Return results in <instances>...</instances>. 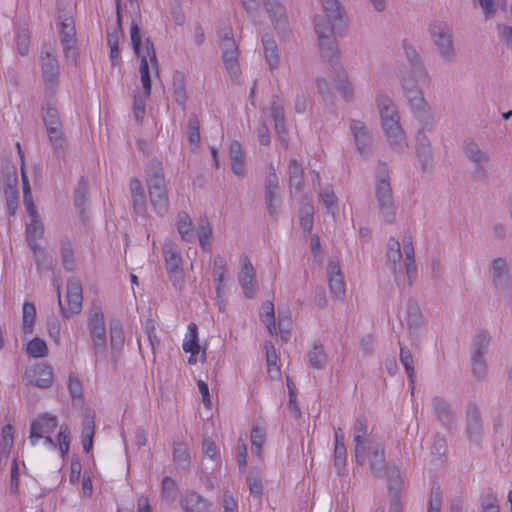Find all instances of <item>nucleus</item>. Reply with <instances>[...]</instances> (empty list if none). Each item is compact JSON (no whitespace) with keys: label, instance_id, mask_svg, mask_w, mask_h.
I'll list each match as a JSON object with an SVG mask.
<instances>
[{"label":"nucleus","instance_id":"obj_25","mask_svg":"<svg viewBox=\"0 0 512 512\" xmlns=\"http://www.w3.org/2000/svg\"><path fill=\"white\" fill-rule=\"evenodd\" d=\"M386 258L387 265L393 273L397 285H400V276L402 272V252L401 244L395 238H390L388 241Z\"/></svg>","mask_w":512,"mask_h":512},{"label":"nucleus","instance_id":"obj_48","mask_svg":"<svg viewBox=\"0 0 512 512\" xmlns=\"http://www.w3.org/2000/svg\"><path fill=\"white\" fill-rule=\"evenodd\" d=\"M94 420L91 417H85L82 426V445L86 453H89L93 447Z\"/></svg>","mask_w":512,"mask_h":512},{"label":"nucleus","instance_id":"obj_3","mask_svg":"<svg viewBox=\"0 0 512 512\" xmlns=\"http://www.w3.org/2000/svg\"><path fill=\"white\" fill-rule=\"evenodd\" d=\"M131 43L134 53L141 59L140 77L143 91L151 93V71H158V61L153 43L149 38L142 44V37L138 24L133 21L130 28Z\"/></svg>","mask_w":512,"mask_h":512},{"label":"nucleus","instance_id":"obj_52","mask_svg":"<svg viewBox=\"0 0 512 512\" xmlns=\"http://www.w3.org/2000/svg\"><path fill=\"white\" fill-rule=\"evenodd\" d=\"M314 207L310 202H304L300 209V226L306 232L313 228Z\"/></svg>","mask_w":512,"mask_h":512},{"label":"nucleus","instance_id":"obj_44","mask_svg":"<svg viewBox=\"0 0 512 512\" xmlns=\"http://www.w3.org/2000/svg\"><path fill=\"white\" fill-rule=\"evenodd\" d=\"M432 405L438 420L448 425L452 421V413L449 404L442 398L436 396L432 399Z\"/></svg>","mask_w":512,"mask_h":512},{"label":"nucleus","instance_id":"obj_13","mask_svg":"<svg viewBox=\"0 0 512 512\" xmlns=\"http://www.w3.org/2000/svg\"><path fill=\"white\" fill-rule=\"evenodd\" d=\"M330 63V77L334 82L336 89L340 92L342 97L346 101H352L354 98V88L352 83L348 79L347 72L340 63V51L338 50V56L335 58L324 57Z\"/></svg>","mask_w":512,"mask_h":512},{"label":"nucleus","instance_id":"obj_37","mask_svg":"<svg viewBox=\"0 0 512 512\" xmlns=\"http://www.w3.org/2000/svg\"><path fill=\"white\" fill-rule=\"evenodd\" d=\"M175 225L182 240L186 242L194 241L193 222L186 212L177 214Z\"/></svg>","mask_w":512,"mask_h":512},{"label":"nucleus","instance_id":"obj_38","mask_svg":"<svg viewBox=\"0 0 512 512\" xmlns=\"http://www.w3.org/2000/svg\"><path fill=\"white\" fill-rule=\"evenodd\" d=\"M466 432L471 442L478 443L482 434V422L476 410L469 411L467 414Z\"/></svg>","mask_w":512,"mask_h":512},{"label":"nucleus","instance_id":"obj_14","mask_svg":"<svg viewBox=\"0 0 512 512\" xmlns=\"http://www.w3.org/2000/svg\"><path fill=\"white\" fill-rule=\"evenodd\" d=\"M60 36L66 61L76 63L78 57L76 31L74 20L71 17H66L61 21Z\"/></svg>","mask_w":512,"mask_h":512},{"label":"nucleus","instance_id":"obj_19","mask_svg":"<svg viewBox=\"0 0 512 512\" xmlns=\"http://www.w3.org/2000/svg\"><path fill=\"white\" fill-rule=\"evenodd\" d=\"M375 102L380 115L381 127L400 121L398 108L387 94L379 92Z\"/></svg>","mask_w":512,"mask_h":512},{"label":"nucleus","instance_id":"obj_42","mask_svg":"<svg viewBox=\"0 0 512 512\" xmlns=\"http://www.w3.org/2000/svg\"><path fill=\"white\" fill-rule=\"evenodd\" d=\"M491 337L487 331H480L475 335L471 345V355L484 357L488 352Z\"/></svg>","mask_w":512,"mask_h":512},{"label":"nucleus","instance_id":"obj_50","mask_svg":"<svg viewBox=\"0 0 512 512\" xmlns=\"http://www.w3.org/2000/svg\"><path fill=\"white\" fill-rule=\"evenodd\" d=\"M400 362L404 366L405 371L407 373L411 389L414 387V378H415V371H414V361L413 356L411 352L400 345Z\"/></svg>","mask_w":512,"mask_h":512},{"label":"nucleus","instance_id":"obj_47","mask_svg":"<svg viewBox=\"0 0 512 512\" xmlns=\"http://www.w3.org/2000/svg\"><path fill=\"white\" fill-rule=\"evenodd\" d=\"M278 327L282 340L287 342L290 339V331L292 327L291 312L289 309L278 310Z\"/></svg>","mask_w":512,"mask_h":512},{"label":"nucleus","instance_id":"obj_55","mask_svg":"<svg viewBox=\"0 0 512 512\" xmlns=\"http://www.w3.org/2000/svg\"><path fill=\"white\" fill-rule=\"evenodd\" d=\"M26 352L31 357L42 358L48 354V348L43 339L35 337L28 342Z\"/></svg>","mask_w":512,"mask_h":512},{"label":"nucleus","instance_id":"obj_36","mask_svg":"<svg viewBox=\"0 0 512 512\" xmlns=\"http://www.w3.org/2000/svg\"><path fill=\"white\" fill-rule=\"evenodd\" d=\"M173 461L178 469L188 470L190 467L191 456L188 445L181 440L173 442Z\"/></svg>","mask_w":512,"mask_h":512},{"label":"nucleus","instance_id":"obj_15","mask_svg":"<svg viewBox=\"0 0 512 512\" xmlns=\"http://www.w3.org/2000/svg\"><path fill=\"white\" fill-rule=\"evenodd\" d=\"M163 255L166 270L170 279L175 284L183 280L182 257L177 250V246L170 240L163 244Z\"/></svg>","mask_w":512,"mask_h":512},{"label":"nucleus","instance_id":"obj_24","mask_svg":"<svg viewBox=\"0 0 512 512\" xmlns=\"http://www.w3.org/2000/svg\"><path fill=\"white\" fill-rule=\"evenodd\" d=\"M270 114L274 128L282 142L287 143V128L284 104L278 96H273L270 103Z\"/></svg>","mask_w":512,"mask_h":512},{"label":"nucleus","instance_id":"obj_60","mask_svg":"<svg viewBox=\"0 0 512 512\" xmlns=\"http://www.w3.org/2000/svg\"><path fill=\"white\" fill-rule=\"evenodd\" d=\"M227 273V262L221 255L215 256L213 260V277L214 283L224 282L225 275Z\"/></svg>","mask_w":512,"mask_h":512},{"label":"nucleus","instance_id":"obj_46","mask_svg":"<svg viewBox=\"0 0 512 512\" xmlns=\"http://www.w3.org/2000/svg\"><path fill=\"white\" fill-rule=\"evenodd\" d=\"M44 235V225L40 219L30 220L26 225V239L28 245L38 244L37 240Z\"/></svg>","mask_w":512,"mask_h":512},{"label":"nucleus","instance_id":"obj_12","mask_svg":"<svg viewBox=\"0 0 512 512\" xmlns=\"http://www.w3.org/2000/svg\"><path fill=\"white\" fill-rule=\"evenodd\" d=\"M403 50L407 61L410 64L409 70L399 69L397 77H411L412 79L430 80L429 73L422 61V58L415 47L407 42H403Z\"/></svg>","mask_w":512,"mask_h":512},{"label":"nucleus","instance_id":"obj_59","mask_svg":"<svg viewBox=\"0 0 512 512\" xmlns=\"http://www.w3.org/2000/svg\"><path fill=\"white\" fill-rule=\"evenodd\" d=\"M123 37L121 27V15L119 7H117V17L114 26L107 28V44L108 45H119L120 39Z\"/></svg>","mask_w":512,"mask_h":512},{"label":"nucleus","instance_id":"obj_45","mask_svg":"<svg viewBox=\"0 0 512 512\" xmlns=\"http://www.w3.org/2000/svg\"><path fill=\"white\" fill-rule=\"evenodd\" d=\"M36 318V308L31 302L25 301L22 309V328L25 334H30L33 331V326Z\"/></svg>","mask_w":512,"mask_h":512},{"label":"nucleus","instance_id":"obj_39","mask_svg":"<svg viewBox=\"0 0 512 512\" xmlns=\"http://www.w3.org/2000/svg\"><path fill=\"white\" fill-rule=\"evenodd\" d=\"M312 183H313L314 189L318 191V195H319L320 199L322 200L327 212L334 214L333 207L336 204L337 198H336L333 190L330 187H326L323 190L321 189L319 174H316L312 178Z\"/></svg>","mask_w":512,"mask_h":512},{"label":"nucleus","instance_id":"obj_54","mask_svg":"<svg viewBox=\"0 0 512 512\" xmlns=\"http://www.w3.org/2000/svg\"><path fill=\"white\" fill-rule=\"evenodd\" d=\"M265 440V430L259 426L253 427L251 432V451L257 457H261L262 446Z\"/></svg>","mask_w":512,"mask_h":512},{"label":"nucleus","instance_id":"obj_43","mask_svg":"<svg viewBox=\"0 0 512 512\" xmlns=\"http://www.w3.org/2000/svg\"><path fill=\"white\" fill-rule=\"evenodd\" d=\"M261 321L265 324L268 332L274 336L277 334V328L275 323V310L274 304L271 301H267L262 305L260 312Z\"/></svg>","mask_w":512,"mask_h":512},{"label":"nucleus","instance_id":"obj_11","mask_svg":"<svg viewBox=\"0 0 512 512\" xmlns=\"http://www.w3.org/2000/svg\"><path fill=\"white\" fill-rule=\"evenodd\" d=\"M40 67L45 91L51 95L55 94L60 79V65L57 57L49 51L42 53Z\"/></svg>","mask_w":512,"mask_h":512},{"label":"nucleus","instance_id":"obj_23","mask_svg":"<svg viewBox=\"0 0 512 512\" xmlns=\"http://www.w3.org/2000/svg\"><path fill=\"white\" fill-rule=\"evenodd\" d=\"M351 135L353 136L357 151L365 154L372 144V135L363 121L352 119L349 122Z\"/></svg>","mask_w":512,"mask_h":512},{"label":"nucleus","instance_id":"obj_63","mask_svg":"<svg viewBox=\"0 0 512 512\" xmlns=\"http://www.w3.org/2000/svg\"><path fill=\"white\" fill-rule=\"evenodd\" d=\"M472 374L478 380L483 379L487 373V364L484 357L471 355Z\"/></svg>","mask_w":512,"mask_h":512},{"label":"nucleus","instance_id":"obj_1","mask_svg":"<svg viewBox=\"0 0 512 512\" xmlns=\"http://www.w3.org/2000/svg\"><path fill=\"white\" fill-rule=\"evenodd\" d=\"M352 429L356 464L363 466L368 463L369 469L375 477L382 476L386 468L384 439L368 432L367 420L364 418H357Z\"/></svg>","mask_w":512,"mask_h":512},{"label":"nucleus","instance_id":"obj_17","mask_svg":"<svg viewBox=\"0 0 512 512\" xmlns=\"http://www.w3.org/2000/svg\"><path fill=\"white\" fill-rule=\"evenodd\" d=\"M58 425V418L51 413L40 414L32 423L30 427L29 439L32 445H36L37 441L52 433Z\"/></svg>","mask_w":512,"mask_h":512},{"label":"nucleus","instance_id":"obj_7","mask_svg":"<svg viewBox=\"0 0 512 512\" xmlns=\"http://www.w3.org/2000/svg\"><path fill=\"white\" fill-rule=\"evenodd\" d=\"M400 85L406 98L410 111L413 116L421 121L427 120L431 116V107L424 98L420 83H427L430 80L412 79L411 77H401Z\"/></svg>","mask_w":512,"mask_h":512},{"label":"nucleus","instance_id":"obj_40","mask_svg":"<svg viewBox=\"0 0 512 512\" xmlns=\"http://www.w3.org/2000/svg\"><path fill=\"white\" fill-rule=\"evenodd\" d=\"M196 232L201 248L205 251H210L212 228L206 217H202L198 220Z\"/></svg>","mask_w":512,"mask_h":512},{"label":"nucleus","instance_id":"obj_9","mask_svg":"<svg viewBox=\"0 0 512 512\" xmlns=\"http://www.w3.org/2000/svg\"><path fill=\"white\" fill-rule=\"evenodd\" d=\"M219 47L224 66L232 77L240 74L238 44L234 39L233 28L224 24L218 29Z\"/></svg>","mask_w":512,"mask_h":512},{"label":"nucleus","instance_id":"obj_8","mask_svg":"<svg viewBox=\"0 0 512 512\" xmlns=\"http://www.w3.org/2000/svg\"><path fill=\"white\" fill-rule=\"evenodd\" d=\"M146 182L151 205L158 215L164 216L169 209V200L164 173L160 163L152 164L147 173Z\"/></svg>","mask_w":512,"mask_h":512},{"label":"nucleus","instance_id":"obj_33","mask_svg":"<svg viewBox=\"0 0 512 512\" xmlns=\"http://www.w3.org/2000/svg\"><path fill=\"white\" fill-rule=\"evenodd\" d=\"M404 253L405 273L408 278V285L411 286L416 277L417 268L415 265V253L410 236H405L402 241Z\"/></svg>","mask_w":512,"mask_h":512},{"label":"nucleus","instance_id":"obj_4","mask_svg":"<svg viewBox=\"0 0 512 512\" xmlns=\"http://www.w3.org/2000/svg\"><path fill=\"white\" fill-rule=\"evenodd\" d=\"M374 190L381 218L384 222L393 224L396 220L397 206L390 183L389 169L384 163H379L376 168Z\"/></svg>","mask_w":512,"mask_h":512},{"label":"nucleus","instance_id":"obj_53","mask_svg":"<svg viewBox=\"0 0 512 512\" xmlns=\"http://www.w3.org/2000/svg\"><path fill=\"white\" fill-rule=\"evenodd\" d=\"M49 140L55 149H62L66 144L62 123L58 125L46 126Z\"/></svg>","mask_w":512,"mask_h":512},{"label":"nucleus","instance_id":"obj_64","mask_svg":"<svg viewBox=\"0 0 512 512\" xmlns=\"http://www.w3.org/2000/svg\"><path fill=\"white\" fill-rule=\"evenodd\" d=\"M43 121L45 126L61 124L58 109L49 102L43 108Z\"/></svg>","mask_w":512,"mask_h":512},{"label":"nucleus","instance_id":"obj_61","mask_svg":"<svg viewBox=\"0 0 512 512\" xmlns=\"http://www.w3.org/2000/svg\"><path fill=\"white\" fill-rule=\"evenodd\" d=\"M347 450L344 443H335L334 449V465L337 469L338 474H341L346 465Z\"/></svg>","mask_w":512,"mask_h":512},{"label":"nucleus","instance_id":"obj_20","mask_svg":"<svg viewBox=\"0 0 512 512\" xmlns=\"http://www.w3.org/2000/svg\"><path fill=\"white\" fill-rule=\"evenodd\" d=\"M327 278L331 295L342 300L346 293V286L337 260H329L327 265Z\"/></svg>","mask_w":512,"mask_h":512},{"label":"nucleus","instance_id":"obj_34","mask_svg":"<svg viewBox=\"0 0 512 512\" xmlns=\"http://www.w3.org/2000/svg\"><path fill=\"white\" fill-rule=\"evenodd\" d=\"M407 325L413 339L420 337L425 330V321L417 305H410L407 311Z\"/></svg>","mask_w":512,"mask_h":512},{"label":"nucleus","instance_id":"obj_28","mask_svg":"<svg viewBox=\"0 0 512 512\" xmlns=\"http://www.w3.org/2000/svg\"><path fill=\"white\" fill-rule=\"evenodd\" d=\"M29 382L41 389L49 388L53 383V371L47 365H37L34 369L26 372Z\"/></svg>","mask_w":512,"mask_h":512},{"label":"nucleus","instance_id":"obj_49","mask_svg":"<svg viewBox=\"0 0 512 512\" xmlns=\"http://www.w3.org/2000/svg\"><path fill=\"white\" fill-rule=\"evenodd\" d=\"M309 363L315 369H323L327 358L323 346L320 343H314L313 348L308 353Z\"/></svg>","mask_w":512,"mask_h":512},{"label":"nucleus","instance_id":"obj_27","mask_svg":"<svg viewBox=\"0 0 512 512\" xmlns=\"http://www.w3.org/2000/svg\"><path fill=\"white\" fill-rule=\"evenodd\" d=\"M288 176L291 197L300 196L304 187V174L301 164L296 159L289 161Z\"/></svg>","mask_w":512,"mask_h":512},{"label":"nucleus","instance_id":"obj_21","mask_svg":"<svg viewBox=\"0 0 512 512\" xmlns=\"http://www.w3.org/2000/svg\"><path fill=\"white\" fill-rule=\"evenodd\" d=\"M390 148L397 153H404L408 149L406 133L400 121L382 127Z\"/></svg>","mask_w":512,"mask_h":512},{"label":"nucleus","instance_id":"obj_57","mask_svg":"<svg viewBox=\"0 0 512 512\" xmlns=\"http://www.w3.org/2000/svg\"><path fill=\"white\" fill-rule=\"evenodd\" d=\"M173 94L175 101L182 106H185L187 100L186 88L184 77L182 74H177L173 78Z\"/></svg>","mask_w":512,"mask_h":512},{"label":"nucleus","instance_id":"obj_6","mask_svg":"<svg viewBox=\"0 0 512 512\" xmlns=\"http://www.w3.org/2000/svg\"><path fill=\"white\" fill-rule=\"evenodd\" d=\"M87 327L95 362L101 363L107 356V332L102 308L97 304H93L88 311Z\"/></svg>","mask_w":512,"mask_h":512},{"label":"nucleus","instance_id":"obj_16","mask_svg":"<svg viewBox=\"0 0 512 512\" xmlns=\"http://www.w3.org/2000/svg\"><path fill=\"white\" fill-rule=\"evenodd\" d=\"M265 205L270 216L276 218L279 214L280 195L279 181L273 165L269 167V174L265 182Z\"/></svg>","mask_w":512,"mask_h":512},{"label":"nucleus","instance_id":"obj_56","mask_svg":"<svg viewBox=\"0 0 512 512\" xmlns=\"http://www.w3.org/2000/svg\"><path fill=\"white\" fill-rule=\"evenodd\" d=\"M266 357L268 364V374L271 378H277L280 375V368L277 365L276 351L271 342L265 343Z\"/></svg>","mask_w":512,"mask_h":512},{"label":"nucleus","instance_id":"obj_32","mask_svg":"<svg viewBox=\"0 0 512 512\" xmlns=\"http://www.w3.org/2000/svg\"><path fill=\"white\" fill-rule=\"evenodd\" d=\"M67 302L70 312L77 314L82 308V286L79 280L76 278H70L67 282Z\"/></svg>","mask_w":512,"mask_h":512},{"label":"nucleus","instance_id":"obj_35","mask_svg":"<svg viewBox=\"0 0 512 512\" xmlns=\"http://www.w3.org/2000/svg\"><path fill=\"white\" fill-rule=\"evenodd\" d=\"M185 512H209L211 503L196 492L187 493L181 500Z\"/></svg>","mask_w":512,"mask_h":512},{"label":"nucleus","instance_id":"obj_62","mask_svg":"<svg viewBox=\"0 0 512 512\" xmlns=\"http://www.w3.org/2000/svg\"><path fill=\"white\" fill-rule=\"evenodd\" d=\"M30 36L25 28H21L16 34V48L21 56H26L29 53Z\"/></svg>","mask_w":512,"mask_h":512},{"label":"nucleus","instance_id":"obj_41","mask_svg":"<svg viewBox=\"0 0 512 512\" xmlns=\"http://www.w3.org/2000/svg\"><path fill=\"white\" fill-rule=\"evenodd\" d=\"M182 348L190 354H199L200 346L198 343V328L195 323L188 325V331L183 340Z\"/></svg>","mask_w":512,"mask_h":512},{"label":"nucleus","instance_id":"obj_5","mask_svg":"<svg viewBox=\"0 0 512 512\" xmlns=\"http://www.w3.org/2000/svg\"><path fill=\"white\" fill-rule=\"evenodd\" d=\"M428 34L438 57L446 64L455 63L458 51L452 27L445 21L435 20L429 24Z\"/></svg>","mask_w":512,"mask_h":512},{"label":"nucleus","instance_id":"obj_10","mask_svg":"<svg viewBox=\"0 0 512 512\" xmlns=\"http://www.w3.org/2000/svg\"><path fill=\"white\" fill-rule=\"evenodd\" d=\"M465 158L473 165L471 175L476 181H484L488 178L491 157L487 151L473 139H466L462 144Z\"/></svg>","mask_w":512,"mask_h":512},{"label":"nucleus","instance_id":"obj_2","mask_svg":"<svg viewBox=\"0 0 512 512\" xmlns=\"http://www.w3.org/2000/svg\"><path fill=\"white\" fill-rule=\"evenodd\" d=\"M325 16H316L314 29L323 57L338 56V43L335 29L342 22L344 11L338 0H321Z\"/></svg>","mask_w":512,"mask_h":512},{"label":"nucleus","instance_id":"obj_58","mask_svg":"<svg viewBox=\"0 0 512 512\" xmlns=\"http://www.w3.org/2000/svg\"><path fill=\"white\" fill-rule=\"evenodd\" d=\"M200 123L198 117L195 114H191L188 120V140L190 144L194 147H198L200 143Z\"/></svg>","mask_w":512,"mask_h":512},{"label":"nucleus","instance_id":"obj_30","mask_svg":"<svg viewBox=\"0 0 512 512\" xmlns=\"http://www.w3.org/2000/svg\"><path fill=\"white\" fill-rule=\"evenodd\" d=\"M109 338L111 358L116 362L120 356L125 344V336L122 324L117 321L111 322L109 325Z\"/></svg>","mask_w":512,"mask_h":512},{"label":"nucleus","instance_id":"obj_22","mask_svg":"<svg viewBox=\"0 0 512 512\" xmlns=\"http://www.w3.org/2000/svg\"><path fill=\"white\" fill-rule=\"evenodd\" d=\"M489 274L493 285L499 291L506 290L510 287V277L507 261L498 257L495 258L489 266Z\"/></svg>","mask_w":512,"mask_h":512},{"label":"nucleus","instance_id":"obj_51","mask_svg":"<svg viewBox=\"0 0 512 512\" xmlns=\"http://www.w3.org/2000/svg\"><path fill=\"white\" fill-rule=\"evenodd\" d=\"M61 259L62 264L67 271L75 270V259L72 244L69 240H63L61 242Z\"/></svg>","mask_w":512,"mask_h":512},{"label":"nucleus","instance_id":"obj_29","mask_svg":"<svg viewBox=\"0 0 512 512\" xmlns=\"http://www.w3.org/2000/svg\"><path fill=\"white\" fill-rule=\"evenodd\" d=\"M415 139L416 155L422 166V169L424 170L430 164L433 156L431 144L424 128H421L417 131Z\"/></svg>","mask_w":512,"mask_h":512},{"label":"nucleus","instance_id":"obj_26","mask_svg":"<svg viewBox=\"0 0 512 512\" xmlns=\"http://www.w3.org/2000/svg\"><path fill=\"white\" fill-rule=\"evenodd\" d=\"M238 281L247 298H251L255 288V270L247 256L241 258V270L238 275Z\"/></svg>","mask_w":512,"mask_h":512},{"label":"nucleus","instance_id":"obj_31","mask_svg":"<svg viewBox=\"0 0 512 512\" xmlns=\"http://www.w3.org/2000/svg\"><path fill=\"white\" fill-rule=\"evenodd\" d=\"M263 53L269 70L273 72L280 67L279 49L274 38L268 34L262 37Z\"/></svg>","mask_w":512,"mask_h":512},{"label":"nucleus","instance_id":"obj_18","mask_svg":"<svg viewBox=\"0 0 512 512\" xmlns=\"http://www.w3.org/2000/svg\"><path fill=\"white\" fill-rule=\"evenodd\" d=\"M262 6L279 34L285 35L288 31V16L285 6L280 0H264Z\"/></svg>","mask_w":512,"mask_h":512}]
</instances>
